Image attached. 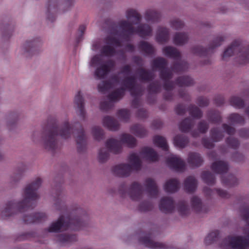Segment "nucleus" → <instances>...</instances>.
I'll list each match as a JSON object with an SVG mask.
<instances>
[{
    "label": "nucleus",
    "instance_id": "36",
    "mask_svg": "<svg viewBox=\"0 0 249 249\" xmlns=\"http://www.w3.org/2000/svg\"><path fill=\"white\" fill-rule=\"evenodd\" d=\"M55 240L61 245H64L75 240V237L73 235L66 234H61L56 236Z\"/></svg>",
    "mask_w": 249,
    "mask_h": 249
},
{
    "label": "nucleus",
    "instance_id": "48",
    "mask_svg": "<svg viewBox=\"0 0 249 249\" xmlns=\"http://www.w3.org/2000/svg\"><path fill=\"white\" fill-rule=\"evenodd\" d=\"M207 49L203 48L201 46H194L191 48V52L194 54L199 56H205L207 55L210 52Z\"/></svg>",
    "mask_w": 249,
    "mask_h": 249
},
{
    "label": "nucleus",
    "instance_id": "21",
    "mask_svg": "<svg viewBox=\"0 0 249 249\" xmlns=\"http://www.w3.org/2000/svg\"><path fill=\"white\" fill-rule=\"evenodd\" d=\"M212 170L217 174L227 173L229 169V165L227 162L217 160L213 162L211 165Z\"/></svg>",
    "mask_w": 249,
    "mask_h": 249
},
{
    "label": "nucleus",
    "instance_id": "19",
    "mask_svg": "<svg viewBox=\"0 0 249 249\" xmlns=\"http://www.w3.org/2000/svg\"><path fill=\"white\" fill-rule=\"evenodd\" d=\"M134 34H137L142 37L150 36L152 35V28L146 23L140 24L136 28L135 27Z\"/></svg>",
    "mask_w": 249,
    "mask_h": 249
},
{
    "label": "nucleus",
    "instance_id": "63",
    "mask_svg": "<svg viewBox=\"0 0 249 249\" xmlns=\"http://www.w3.org/2000/svg\"><path fill=\"white\" fill-rule=\"evenodd\" d=\"M196 104L200 107H205L209 105V100L203 96H199L196 99Z\"/></svg>",
    "mask_w": 249,
    "mask_h": 249
},
{
    "label": "nucleus",
    "instance_id": "23",
    "mask_svg": "<svg viewBox=\"0 0 249 249\" xmlns=\"http://www.w3.org/2000/svg\"><path fill=\"white\" fill-rule=\"evenodd\" d=\"M144 186L151 196H156L158 194V188L155 180L152 178H147L144 181Z\"/></svg>",
    "mask_w": 249,
    "mask_h": 249
},
{
    "label": "nucleus",
    "instance_id": "39",
    "mask_svg": "<svg viewBox=\"0 0 249 249\" xmlns=\"http://www.w3.org/2000/svg\"><path fill=\"white\" fill-rule=\"evenodd\" d=\"M177 209L179 213L182 216H186L191 212L190 208L185 201H179L177 205Z\"/></svg>",
    "mask_w": 249,
    "mask_h": 249
},
{
    "label": "nucleus",
    "instance_id": "24",
    "mask_svg": "<svg viewBox=\"0 0 249 249\" xmlns=\"http://www.w3.org/2000/svg\"><path fill=\"white\" fill-rule=\"evenodd\" d=\"M46 218V214L43 213H37L33 214L25 215L23 217L24 222L26 224L41 222Z\"/></svg>",
    "mask_w": 249,
    "mask_h": 249
},
{
    "label": "nucleus",
    "instance_id": "61",
    "mask_svg": "<svg viewBox=\"0 0 249 249\" xmlns=\"http://www.w3.org/2000/svg\"><path fill=\"white\" fill-rule=\"evenodd\" d=\"M226 142L228 146L233 149L237 148L240 145L239 141L237 139L231 137L228 138Z\"/></svg>",
    "mask_w": 249,
    "mask_h": 249
},
{
    "label": "nucleus",
    "instance_id": "51",
    "mask_svg": "<svg viewBox=\"0 0 249 249\" xmlns=\"http://www.w3.org/2000/svg\"><path fill=\"white\" fill-rule=\"evenodd\" d=\"M91 134L94 139L97 141H100L104 138L103 130L98 126H94L91 128Z\"/></svg>",
    "mask_w": 249,
    "mask_h": 249
},
{
    "label": "nucleus",
    "instance_id": "58",
    "mask_svg": "<svg viewBox=\"0 0 249 249\" xmlns=\"http://www.w3.org/2000/svg\"><path fill=\"white\" fill-rule=\"evenodd\" d=\"M188 67V63L186 61H181L180 63H175L172 70L174 71H182L186 70Z\"/></svg>",
    "mask_w": 249,
    "mask_h": 249
},
{
    "label": "nucleus",
    "instance_id": "62",
    "mask_svg": "<svg viewBox=\"0 0 249 249\" xmlns=\"http://www.w3.org/2000/svg\"><path fill=\"white\" fill-rule=\"evenodd\" d=\"M34 232H33L22 233L17 235L15 240L16 241H24L33 237L34 236Z\"/></svg>",
    "mask_w": 249,
    "mask_h": 249
},
{
    "label": "nucleus",
    "instance_id": "41",
    "mask_svg": "<svg viewBox=\"0 0 249 249\" xmlns=\"http://www.w3.org/2000/svg\"><path fill=\"white\" fill-rule=\"evenodd\" d=\"M195 122L193 119L187 118L181 122L179 127L182 132H188L194 126Z\"/></svg>",
    "mask_w": 249,
    "mask_h": 249
},
{
    "label": "nucleus",
    "instance_id": "2",
    "mask_svg": "<svg viewBox=\"0 0 249 249\" xmlns=\"http://www.w3.org/2000/svg\"><path fill=\"white\" fill-rule=\"evenodd\" d=\"M126 20L123 19L119 22V32H113L106 39L107 45L104 46L101 53L106 56H112L116 54L114 47L121 45L123 40L128 41L134 35V25L140 23L142 20L141 14L136 9L129 8L125 12Z\"/></svg>",
    "mask_w": 249,
    "mask_h": 249
},
{
    "label": "nucleus",
    "instance_id": "40",
    "mask_svg": "<svg viewBox=\"0 0 249 249\" xmlns=\"http://www.w3.org/2000/svg\"><path fill=\"white\" fill-rule=\"evenodd\" d=\"M190 204L192 209L196 212H201L202 208V203L201 199L196 196H193L190 199Z\"/></svg>",
    "mask_w": 249,
    "mask_h": 249
},
{
    "label": "nucleus",
    "instance_id": "8",
    "mask_svg": "<svg viewBox=\"0 0 249 249\" xmlns=\"http://www.w3.org/2000/svg\"><path fill=\"white\" fill-rule=\"evenodd\" d=\"M128 160V163H121L114 166L112 169L113 174L119 177H127L133 170L141 168V161L136 154H130Z\"/></svg>",
    "mask_w": 249,
    "mask_h": 249
},
{
    "label": "nucleus",
    "instance_id": "33",
    "mask_svg": "<svg viewBox=\"0 0 249 249\" xmlns=\"http://www.w3.org/2000/svg\"><path fill=\"white\" fill-rule=\"evenodd\" d=\"M179 188V182L177 179L172 178L167 180L164 188L166 192L173 193L177 192Z\"/></svg>",
    "mask_w": 249,
    "mask_h": 249
},
{
    "label": "nucleus",
    "instance_id": "1",
    "mask_svg": "<svg viewBox=\"0 0 249 249\" xmlns=\"http://www.w3.org/2000/svg\"><path fill=\"white\" fill-rule=\"evenodd\" d=\"M58 131L57 128L54 126H49L43 130L42 140L43 146L45 150L53 152L57 148V135H59L62 138L67 139L72 132L76 141L78 151L82 152L85 151L87 137L83 127L79 123L71 126L68 122H65Z\"/></svg>",
    "mask_w": 249,
    "mask_h": 249
},
{
    "label": "nucleus",
    "instance_id": "13",
    "mask_svg": "<svg viewBox=\"0 0 249 249\" xmlns=\"http://www.w3.org/2000/svg\"><path fill=\"white\" fill-rule=\"evenodd\" d=\"M114 66V61H108L106 63L101 65L96 69L94 73V77L98 79L104 78Z\"/></svg>",
    "mask_w": 249,
    "mask_h": 249
},
{
    "label": "nucleus",
    "instance_id": "32",
    "mask_svg": "<svg viewBox=\"0 0 249 249\" xmlns=\"http://www.w3.org/2000/svg\"><path fill=\"white\" fill-rule=\"evenodd\" d=\"M121 143L126 144L130 148H133L137 145L136 139L132 135L127 133H123L120 136Z\"/></svg>",
    "mask_w": 249,
    "mask_h": 249
},
{
    "label": "nucleus",
    "instance_id": "28",
    "mask_svg": "<svg viewBox=\"0 0 249 249\" xmlns=\"http://www.w3.org/2000/svg\"><path fill=\"white\" fill-rule=\"evenodd\" d=\"M197 181L193 176L188 177L184 181V187L185 190L189 193L194 192L197 188Z\"/></svg>",
    "mask_w": 249,
    "mask_h": 249
},
{
    "label": "nucleus",
    "instance_id": "45",
    "mask_svg": "<svg viewBox=\"0 0 249 249\" xmlns=\"http://www.w3.org/2000/svg\"><path fill=\"white\" fill-rule=\"evenodd\" d=\"M208 120L213 123H218L221 122L222 118L220 113L215 110H210L207 113Z\"/></svg>",
    "mask_w": 249,
    "mask_h": 249
},
{
    "label": "nucleus",
    "instance_id": "30",
    "mask_svg": "<svg viewBox=\"0 0 249 249\" xmlns=\"http://www.w3.org/2000/svg\"><path fill=\"white\" fill-rule=\"evenodd\" d=\"M162 53L167 57L178 59L181 57V54L179 51L175 47L168 46L162 48Z\"/></svg>",
    "mask_w": 249,
    "mask_h": 249
},
{
    "label": "nucleus",
    "instance_id": "9",
    "mask_svg": "<svg viewBox=\"0 0 249 249\" xmlns=\"http://www.w3.org/2000/svg\"><path fill=\"white\" fill-rule=\"evenodd\" d=\"M123 87L115 90L108 95V98L111 101L116 102L122 98L125 89H128L132 96H138L141 94L142 90L136 84L134 77L126 78L122 83Z\"/></svg>",
    "mask_w": 249,
    "mask_h": 249
},
{
    "label": "nucleus",
    "instance_id": "64",
    "mask_svg": "<svg viewBox=\"0 0 249 249\" xmlns=\"http://www.w3.org/2000/svg\"><path fill=\"white\" fill-rule=\"evenodd\" d=\"M160 86L158 81H155L149 85L148 90L150 93H156L160 91Z\"/></svg>",
    "mask_w": 249,
    "mask_h": 249
},
{
    "label": "nucleus",
    "instance_id": "55",
    "mask_svg": "<svg viewBox=\"0 0 249 249\" xmlns=\"http://www.w3.org/2000/svg\"><path fill=\"white\" fill-rule=\"evenodd\" d=\"M170 27L176 30L182 29L184 27L183 21L178 18H173L170 20Z\"/></svg>",
    "mask_w": 249,
    "mask_h": 249
},
{
    "label": "nucleus",
    "instance_id": "59",
    "mask_svg": "<svg viewBox=\"0 0 249 249\" xmlns=\"http://www.w3.org/2000/svg\"><path fill=\"white\" fill-rule=\"evenodd\" d=\"M231 104L237 108H242L244 106L243 100L240 97L233 96L230 99Z\"/></svg>",
    "mask_w": 249,
    "mask_h": 249
},
{
    "label": "nucleus",
    "instance_id": "38",
    "mask_svg": "<svg viewBox=\"0 0 249 249\" xmlns=\"http://www.w3.org/2000/svg\"><path fill=\"white\" fill-rule=\"evenodd\" d=\"M176 84L179 87H189L194 85V80L188 76H180L176 79Z\"/></svg>",
    "mask_w": 249,
    "mask_h": 249
},
{
    "label": "nucleus",
    "instance_id": "12",
    "mask_svg": "<svg viewBox=\"0 0 249 249\" xmlns=\"http://www.w3.org/2000/svg\"><path fill=\"white\" fill-rule=\"evenodd\" d=\"M167 165L176 171L182 172L185 168V162L176 155H171L166 160Z\"/></svg>",
    "mask_w": 249,
    "mask_h": 249
},
{
    "label": "nucleus",
    "instance_id": "52",
    "mask_svg": "<svg viewBox=\"0 0 249 249\" xmlns=\"http://www.w3.org/2000/svg\"><path fill=\"white\" fill-rule=\"evenodd\" d=\"M54 207L57 210H63L66 209L65 199L63 195H59L54 199Z\"/></svg>",
    "mask_w": 249,
    "mask_h": 249
},
{
    "label": "nucleus",
    "instance_id": "5",
    "mask_svg": "<svg viewBox=\"0 0 249 249\" xmlns=\"http://www.w3.org/2000/svg\"><path fill=\"white\" fill-rule=\"evenodd\" d=\"M72 218L61 215L57 220L53 222L44 230L45 232L58 233L67 230L69 227L73 226V229L78 230L83 224V217L86 212L79 207H74L71 212Z\"/></svg>",
    "mask_w": 249,
    "mask_h": 249
},
{
    "label": "nucleus",
    "instance_id": "29",
    "mask_svg": "<svg viewBox=\"0 0 249 249\" xmlns=\"http://www.w3.org/2000/svg\"><path fill=\"white\" fill-rule=\"evenodd\" d=\"M169 29L163 27H159L157 32L156 39L158 42L162 43L169 39Z\"/></svg>",
    "mask_w": 249,
    "mask_h": 249
},
{
    "label": "nucleus",
    "instance_id": "37",
    "mask_svg": "<svg viewBox=\"0 0 249 249\" xmlns=\"http://www.w3.org/2000/svg\"><path fill=\"white\" fill-rule=\"evenodd\" d=\"M6 125L9 129H12L16 125L18 120V115L15 112H9L5 117Z\"/></svg>",
    "mask_w": 249,
    "mask_h": 249
},
{
    "label": "nucleus",
    "instance_id": "11",
    "mask_svg": "<svg viewBox=\"0 0 249 249\" xmlns=\"http://www.w3.org/2000/svg\"><path fill=\"white\" fill-rule=\"evenodd\" d=\"M74 103L77 115L81 120L85 121L87 118V114L84 108V100L81 91H78L75 95Z\"/></svg>",
    "mask_w": 249,
    "mask_h": 249
},
{
    "label": "nucleus",
    "instance_id": "20",
    "mask_svg": "<svg viewBox=\"0 0 249 249\" xmlns=\"http://www.w3.org/2000/svg\"><path fill=\"white\" fill-rule=\"evenodd\" d=\"M203 158L200 154L196 152H190L188 154L187 162L192 167L200 166L203 162Z\"/></svg>",
    "mask_w": 249,
    "mask_h": 249
},
{
    "label": "nucleus",
    "instance_id": "18",
    "mask_svg": "<svg viewBox=\"0 0 249 249\" xmlns=\"http://www.w3.org/2000/svg\"><path fill=\"white\" fill-rule=\"evenodd\" d=\"M140 242L145 247L152 249H161L165 247L162 243L156 242L153 241L151 237L146 234L142 235L140 239Z\"/></svg>",
    "mask_w": 249,
    "mask_h": 249
},
{
    "label": "nucleus",
    "instance_id": "60",
    "mask_svg": "<svg viewBox=\"0 0 249 249\" xmlns=\"http://www.w3.org/2000/svg\"><path fill=\"white\" fill-rule=\"evenodd\" d=\"M219 235V232L217 231H214L210 233L206 237L205 242L206 245L212 244L216 240Z\"/></svg>",
    "mask_w": 249,
    "mask_h": 249
},
{
    "label": "nucleus",
    "instance_id": "7",
    "mask_svg": "<svg viewBox=\"0 0 249 249\" xmlns=\"http://www.w3.org/2000/svg\"><path fill=\"white\" fill-rule=\"evenodd\" d=\"M241 42L239 40H235L224 51L222 59L226 60L232 55L236 54V61L240 64L249 63V45L245 48H242Z\"/></svg>",
    "mask_w": 249,
    "mask_h": 249
},
{
    "label": "nucleus",
    "instance_id": "47",
    "mask_svg": "<svg viewBox=\"0 0 249 249\" xmlns=\"http://www.w3.org/2000/svg\"><path fill=\"white\" fill-rule=\"evenodd\" d=\"M33 41H28L24 44L23 48L26 57H30L35 54L36 49L32 46Z\"/></svg>",
    "mask_w": 249,
    "mask_h": 249
},
{
    "label": "nucleus",
    "instance_id": "17",
    "mask_svg": "<svg viewBox=\"0 0 249 249\" xmlns=\"http://www.w3.org/2000/svg\"><path fill=\"white\" fill-rule=\"evenodd\" d=\"M120 80L118 75L113 76L109 82H103L98 85V90L100 92H104L106 90L113 89L117 87L120 84Z\"/></svg>",
    "mask_w": 249,
    "mask_h": 249
},
{
    "label": "nucleus",
    "instance_id": "6",
    "mask_svg": "<svg viewBox=\"0 0 249 249\" xmlns=\"http://www.w3.org/2000/svg\"><path fill=\"white\" fill-rule=\"evenodd\" d=\"M167 64V61L165 58L159 57L152 61L151 66L153 69H158L160 70V78L164 81V89L168 92L174 89V84L172 82L169 81L172 78V73L169 69L165 68ZM171 97L172 95L170 93H167L164 95L166 100H170Z\"/></svg>",
    "mask_w": 249,
    "mask_h": 249
},
{
    "label": "nucleus",
    "instance_id": "16",
    "mask_svg": "<svg viewBox=\"0 0 249 249\" xmlns=\"http://www.w3.org/2000/svg\"><path fill=\"white\" fill-rule=\"evenodd\" d=\"M145 20L151 23L159 22L161 19V14L158 10L154 9H148L144 13Z\"/></svg>",
    "mask_w": 249,
    "mask_h": 249
},
{
    "label": "nucleus",
    "instance_id": "56",
    "mask_svg": "<svg viewBox=\"0 0 249 249\" xmlns=\"http://www.w3.org/2000/svg\"><path fill=\"white\" fill-rule=\"evenodd\" d=\"M190 114L193 117L199 119L202 116V111L196 106L191 105L189 107Z\"/></svg>",
    "mask_w": 249,
    "mask_h": 249
},
{
    "label": "nucleus",
    "instance_id": "3",
    "mask_svg": "<svg viewBox=\"0 0 249 249\" xmlns=\"http://www.w3.org/2000/svg\"><path fill=\"white\" fill-rule=\"evenodd\" d=\"M41 184V179L37 178L27 185L23 190L22 200L19 202H17L15 200L8 201L1 212V217L3 219H6L19 213L24 212L28 208H33L34 203L32 202L38 198L36 191L40 187Z\"/></svg>",
    "mask_w": 249,
    "mask_h": 249
},
{
    "label": "nucleus",
    "instance_id": "26",
    "mask_svg": "<svg viewBox=\"0 0 249 249\" xmlns=\"http://www.w3.org/2000/svg\"><path fill=\"white\" fill-rule=\"evenodd\" d=\"M226 35L219 34L213 37L208 45V50L213 51L217 47H220L227 39Z\"/></svg>",
    "mask_w": 249,
    "mask_h": 249
},
{
    "label": "nucleus",
    "instance_id": "15",
    "mask_svg": "<svg viewBox=\"0 0 249 249\" xmlns=\"http://www.w3.org/2000/svg\"><path fill=\"white\" fill-rule=\"evenodd\" d=\"M106 146L110 152L115 154H120L122 151L123 148L120 140L114 138L107 140Z\"/></svg>",
    "mask_w": 249,
    "mask_h": 249
},
{
    "label": "nucleus",
    "instance_id": "27",
    "mask_svg": "<svg viewBox=\"0 0 249 249\" xmlns=\"http://www.w3.org/2000/svg\"><path fill=\"white\" fill-rule=\"evenodd\" d=\"M189 39V35L185 32H177L173 37V42L177 46H183L187 43Z\"/></svg>",
    "mask_w": 249,
    "mask_h": 249
},
{
    "label": "nucleus",
    "instance_id": "4",
    "mask_svg": "<svg viewBox=\"0 0 249 249\" xmlns=\"http://www.w3.org/2000/svg\"><path fill=\"white\" fill-rule=\"evenodd\" d=\"M240 216L245 225L242 228L243 236H228L221 244L222 249H248L249 247V204L240 209Z\"/></svg>",
    "mask_w": 249,
    "mask_h": 249
},
{
    "label": "nucleus",
    "instance_id": "44",
    "mask_svg": "<svg viewBox=\"0 0 249 249\" xmlns=\"http://www.w3.org/2000/svg\"><path fill=\"white\" fill-rule=\"evenodd\" d=\"M109 154L106 148H102L99 150L97 155V160L100 163H105L109 159Z\"/></svg>",
    "mask_w": 249,
    "mask_h": 249
},
{
    "label": "nucleus",
    "instance_id": "10",
    "mask_svg": "<svg viewBox=\"0 0 249 249\" xmlns=\"http://www.w3.org/2000/svg\"><path fill=\"white\" fill-rule=\"evenodd\" d=\"M143 188L142 184L137 181L132 182L127 190L126 193L133 200L139 201L143 196Z\"/></svg>",
    "mask_w": 249,
    "mask_h": 249
},
{
    "label": "nucleus",
    "instance_id": "22",
    "mask_svg": "<svg viewBox=\"0 0 249 249\" xmlns=\"http://www.w3.org/2000/svg\"><path fill=\"white\" fill-rule=\"evenodd\" d=\"M102 123L104 126L111 131H117L120 128V124L118 121L109 116H105L103 119Z\"/></svg>",
    "mask_w": 249,
    "mask_h": 249
},
{
    "label": "nucleus",
    "instance_id": "57",
    "mask_svg": "<svg viewBox=\"0 0 249 249\" xmlns=\"http://www.w3.org/2000/svg\"><path fill=\"white\" fill-rule=\"evenodd\" d=\"M118 118L122 121L127 122L130 116L129 111L127 109H121L117 112Z\"/></svg>",
    "mask_w": 249,
    "mask_h": 249
},
{
    "label": "nucleus",
    "instance_id": "34",
    "mask_svg": "<svg viewBox=\"0 0 249 249\" xmlns=\"http://www.w3.org/2000/svg\"><path fill=\"white\" fill-rule=\"evenodd\" d=\"M139 49L147 54H152L155 53V49L150 43L145 41H140L138 45Z\"/></svg>",
    "mask_w": 249,
    "mask_h": 249
},
{
    "label": "nucleus",
    "instance_id": "54",
    "mask_svg": "<svg viewBox=\"0 0 249 249\" xmlns=\"http://www.w3.org/2000/svg\"><path fill=\"white\" fill-rule=\"evenodd\" d=\"M230 122L232 124H243L245 122L244 118L237 113H232L228 117Z\"/></svg>",
    "mask_w": 249,
    "mask_h": 249
},
{
    "label": "nucleus",
    "instance_id": "35",
    "mask_svg": "<svg viewBox=\"0 0 249 249\" xmlns=\"http://www.w3.org/2000/svg\"><path fill=\"white\" fill-rule=\"evenodd\" d=\"M132 133L138 137L142 138L147 134V130L141 124H135L130 128Z\"/></svg>",
    "mask_w": 249,
    "mask_h": 249
},
{
    "label": "nucleus",
    "instance_id": "25",
    "mask_svg": "<svg viewBox=\"0 0 249 249\" xmlns=\"http://www.w3.org/2000/svg\"><path fill=\"white\" fill-rule=\"evenodd\" d=\"M26 169V166L24 164H19L16 168L15 173L10 177L11 182L15 183L20 180L23 177Z\"/></svg>",
    "mask_w": 249,
    "mask_h": 249
},
{
    "label": "nucleus",
    "instance_id": "43",
    "mask_svg": "<svg viewBox=\"0 0 249 249\" xmlns=\"http://www.w3.org/2000/svg\"><path fill=\"white\" fill-rule=\"evenodd\" d=\"M210 136L213 142H218L223 139L224 134L219 129L213 128L210 131Z\"/></svg>",
    "mask_w": 249,
    "mask_h": 249
},
{
    "label": "nucleus",
    "instance_id": "49",
    "mask_svg": "<svg viewBox=\"0 0 249 249\" xmlns=\"http://www.w3.org/2000/svg\"><path fill=\"white\" fill-rule=\"evenodd\" d=\"M201 178L203 180L209 185H213L215 183L214 176L210 171L203 172L201 174Z\"/></svg>",
    "mask_w": 249,
    "mask_h": 249
},
{
    "label": "nucleus",
    "instance_id": "50",
    "mask_svg": "<svg viewBox=\"0 0 249 249\" xmlns=\"http://www.w3.org/2000/svg\"><path fill=\"white\" fill-rule=\"evenodd\" d=\"M154 143L164 150H167L168 146L165 139L160 136H156L154 138Z\"/></svg>",
    "mask_w": 249,
    "mask_h": 249
},
{
    "label": "nucleus",
    "instance_id": "46",
    "mask_svg": "<svg viewBox=\"0 0 249 249\" xmlns=\"http://www.w3.org/2000/svg\"><path fill=\"white\" fill-rule=\"evenodd\" d=\"M174 143L177 146L184 148L189 143V140L184 135H178L174 138Z\"/></svg>",
    "mask_w": 249,
    "mask_h": 249
},
{
    "label": "nucleus",
    "instance_id": "31",
    "mask_svg": "<svg viewBox=\"0 0 249 249\" xmlns=\"http://www.w3.org/2000/svg\"><path fill=\"white\" fill-rule=\"evenodd\" d=\"M143 158L149 161L155 162L159 160V156L157 153L151 148L145 147L141 152Z\"/></svg>",
    "mask_w": 249,
    "mask_h": 249
},
{
    "label": "nucleus",
    "instance_id": "14",
    "mask_svg": "<svg viewBox=\"0 0 249 249\" xmlns=\"http://www.w3.org/2000/svg\"><path fill=\"white\" fill-rule=\"evenodd\" d=\"M159 209L160 211L165 213H173L175 209L173 198L169 196L162 197L159 203Z\"/></svg>",
    "mask_w": 249,
    "mask_h": 249
},
{
    "label": "nucleus",
    "instance_id": "42",
    "mask_svg": "<svg viewBox=\"0 0 249 249\" xmlns=\"http://www.w3.org/2000/svg\"><path fill=\"white\" fill-rule=\"evenodd\" d=\"M137 73L140 79L142 81H149L154 77L153 72L146 71L143 68L139 69Z\"/></svg>",
    "mask_w": 249,
    "mask_h": 249
},
{
    "label": "nucleus",
    "instance_id": "53",
    "mask_svg": "<svg viewBox=\"0 0 249 249\" xmlns=\"http://www.w3.org/2000/svg\"><path fill=\"white\" fill-rule=\"evenodd\" d=\"M222 182L223 184L228 186H233L238 184L237 178L233 175H229L227 177H223Z\"/></svg>",
    "mask_w": 249,
    "mask_h": 249
}]
</instances>
